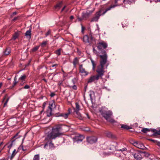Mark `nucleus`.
Here are the masks:
<instances>
[{
	"mask_svg": "<svg viewBox=\"0 0 160 160\" xmlns=\"http://www.w3.org/2000/svg\"><path fill=\"white\" fill-rule=\"evenodd\" d=\"M62 125L58 124L52 128V132L47 135V137L45 140L48 139H55L57 137H59L62 135L61 131L62 130Z\"/></svg>",
	"mask_w": 160,
	"mask_h": 160,
	"instance_id": "f03ea898",
	"label": "nucleus"
},
{
	"mask_svg": "<svg viewBox=\"0 0 160 160\" xmlns=\"http://www.w3.org/2000/svg\"><path fill=\"white\" fill-rule=\"evenodd\" d=\"M80 106L79 104L76 102L75 103V108H74V112H77L81 110Z\"/></svg>",
	"mask_w": 160,
	"mask_h": 160,
	"instance_id": "dca6fc26",
	"label": "nucleus"
},
{
	"mask_svg": "<svg viewBox=\"0 0 160 160\" xmlns=\"http://www.w3.org/2000/svg\"><path fill=\"white\" fill-rule=\"evenodd\" d=\"M106 134L107 136L109 138H113V135L111 132H108Z\"/></svg>",
	"mask_w": 160,
	"mask_h": 160,
	"instance_id": "c756f323",
	"label": "nucleus"
},
{
	"mask_svg": "<svg viewBox=\"0 0 160 160\" xmlns=\"http://www.w3.org/2000/svg\"><path fill=\"white\" fill-rule=\"evenodd\" d=\"M32 32V28L30 27L29 30H27L25 33V36L29 39L31 38V35Z\"/></svg>",
	"mask_w": 160,
	"mask_h": 160,
	"instance_id": "4468645a",
	"label": "nucleus"
},
{
	"mask_svg": "<svg viewBox=\"0 0 160 160\" xmlns=\"http://www.w3.org/2000/svg\"><path fill=\"white\" fill-rule=\"evenodd\" d=\"M100 16V15L99 14H98V15L93 18L92 19L91 21L92 22L98 21L99 18Z\"/></svg>",
	"mask_w": 160,
	"mask_h": 160,
	"instance_id": "412c9836",
	"label": "nucleus"
},
{
	"mask_svg": "<svg viewBox=\"0 0 160 160\" xmlns=\"http://www.w3.org/2000/svg\"><path fill=\"white\" fill-rule=\"evenodd\" d=\"M157 0L158 1V2H160V0Z\"/></svg>",
	"mask_w": 160,
	"mask_h": 160,
	"instance_id": "69168bd1",
	"label": "nucleus"
},
{
	"mask_svg": "<svg viewBox=\"0 0 160 160\" xmlns=\"http://www.w3.org/2000/svg\"><path fill=\"white\" fill-rule=\"evenodd\" d=\"M51 34V31L50 30H48L47 32L45 34V37H47L48 35H50Z\"/></svg>",
	"mask_w": 160,
	"mask_h": 160,
	"instance_id": "a19ab883",
	"label": "nucleus"
},
{
	"mask_svg": "<svg viewBox=\"0 0 160 160\" xmlns=\"http://www.w3.org/2000/svg\"><path fill=\"white\" fill-rule=\"evenodd\" d=\"M7 96V94H6L5 95V96L3 97V100H2L3 101H4L5 100Z\"/></svg>",
	"mask_w": 160,
	"mask_h": 160,
	"instance_id": "603ef678",
	"label": "nucleus"
},
{
	"mask_svg": "<svg viewBox=\"0 0 160 160\" xmlns=\"http://www.w3.org/2000/svg\"><path fill=\"white\" fill-rule=\"evenodd\" d=\"M82 18L84 19H86L89 17V14L86 12V13L83 12L82 14Z\"/></svg>",
	"mask_w": 160,
	"mask_h": 160,
	"instance_id": "5701e85b",
	"label": "nucleus"
},
{
	"mask_svg": "<svg viewBox=\"0 0 160 160\" xmlns=\"http://www.w3.org/2000/svg\"><path fill=\"white\" fill-rule=\"evenodd\" d=\"M17 152H16V150L14 149V150L13 151V152L12 153L11 156V158H13L15 155L16 154Z\"/></svg>",
	"mask_w": 160,
	"mask_h": 160,
	"instance_id": "4c0bfd02",
	"label": "nucleus"
},
{
	"mask_svg": "<svg viewBox=\"0 0 160 160\" xmlns=\"http://www.w3.org/2000/svg\"><path fill=\"white\" fill-rule=\"evenodd\" d=\"M18 17H15L14 18H13L12 19V21L13 22H15L16 20H17V19H18Z\"/></svg>",
	"mask_w": 160,
	"mask_h": 160,
	"instance_id": "a18cd8bd",
	"label": "nucleus"
},
{
	"mask_svg": "<svg viewBox=\"0 0 160 160\" xmlns=\"http://www.w3.org/2000/svg\"><path fill=\"white\" fill-rule=\"evenodd\" d=\"M134 158L138 160H141L142 158L141 153L139 151H137L132 154Z\"/></svg>",
	"mask_w": 160,
	"mask_h": 160,
	"instance_id": "1a4fd4ad",
	"label": "nucleus"
},
{
	"mask_svg": "<svg viewBox=\"0 0 160 160\" xmlns=\"http://www.w3.org/2000/svg\"><path fill=\"white\" fill-rule=\"evenodd\" d=\"M134 2V0H123V2L126 4H131Z\"/></svg>",
	"mask_w": 160,
	"mask_h": 160,
	"instance_id": "aec40b11",
	"label": "nucleus"
},
{
	"mask_svg": "<svg viewBox=\"0 0 160 160\" xmlns=\"http://www.w3.org/2000/svg\"><path fill=\"white\" fill-rule=\"evenodd\" d=\"M84 138V137L83 135H78L74 137L73 140L74 142H78L82 141Z\"/></svg>",
	"mask_w": 160,
	"mask_h": 160,
	"instance_id": "9d476101",
	"label": "nucleus"
},
{
	"mask_svg": "<svg viewBox=\"0 0 160 160\" xmlns=\"http://www.w3.org/2000/svg\"><path fill=\"white\" fill-rule=\"evenodd\" d=\"M102 116L108 122L111 123L115 122V120L112 118V112L105 107H102L100 111Z\"/></svg>",
	"mask_w": 160,
	"mask_h": 160,
	"instance_id": "7ed1b4c3",
	"label": "nucleus"
},
{
	"mask_svg": "<svg viewBox=\"0 0 160 160\" xmlns=\"http://www.w3.org/2000/svg\"><path fill=\"white\" fill-rule=\"evenodd\" d=\"M19 33L18 32H15L13 35V39L14 40L16 39L18 37Z\"/></svg>",
	"mask_w": 160,
	"mask_h": 160,
	"instance_id": "bb28decb",
	"label": "nucleus"
},
{
	"mask_svg": "<svg viewBox=\"0 0 160 160\" xmlns=\"http://www.w3.org/2000/svg\"><path fill=\"white\" fill-rule=\"evenodd\" d=\"M47 41H43L42 43L41 44V45L42 47H44L47 43Z\"/></svg>",
	"mask_w": 160,
	"mask_h": 160,
	"instance_id": "72a5a7b5",
	"label": "nucleus"
},
{
	"mask_svg": "<svg viewBox=\"0 0 160 160\" xmlns=\"http://www.w3.org/2000/svg\"><path fill=\"white\" fill-rule=\"evenodd\" d=\"M98 138L95 136H91L87 138V142L91 144H93L96 142Z\"/></svg>",
	"mask_w": 160,
	"mask_h": 160,
	"instance_id": "423d86ee",
	"label": "nucleus"
},
{
	"mask_svg": "<svg viewBox=\"0 0 160 160\" xmlns=\"http://www.w3.org/2000/svg\"><path fill=\"white\" fill-rule=\"evenodd\" d=\"M30 88V86L28 85H26L25 86H24L23 87H22V88H21V90L23 89H28Z\"/></svg>",
	"mask_w": 160,
	"mask_h": 160,
	"instance_id": "c9c22d12",
	"label": "nucleus"
},
{
	"mask_svg": "<svg viewBox=\"0 0 160 160\" xmlns=\"http://www.w3.org/2000/svg\"><path fill=\"white\" fill-rule=\"evenodd\" d=\"M121 128H123L124 129H129L130 128L129 126L127 125H123V124H122L121 125Z\"/></svg>",
	"mask_w": 160,
	"mask_h": 160,
	"instance_id": "c85d7f7f",
	"label": "nucleus"
},
{
	"mask_svg": "<svg viewBox=\"0 0 160 160\" xmlns=\"http://www.w3.org/2000/svg\"><path fill=\"white\" fill-rule=\"evenodd\" d=\"M66 8V6H64L63 8L62 9V10H61V12H62L65 9V8Z\"/></svg>",
	"mask_w": 160,
	"mask_h": 160,
	"instance_id": "5fc2aeb1",
	"label": "nucleus"
},
{
	"mask_svg": "<svg viewBox=\"0 0 160 160\" xmlns=\"http://www.w3.org/2000/svg\"><path fill=\"white\" fill-rule=\"evenodd\" d=\"M141 131L144 133H146L150 131V130L147 128H143L142 129Z\"/></svg>",
	"mask_w": 160,
	"mask_h": 160,
	"instance_id": "2f4dec72",
	"label": "nucleus"
},
{
	"mask_svg": "<svg viewBox=\"0 0 160 160\" xmlns=\"http://www.w3.org/2000/svg\"><path fill=\"white\" fill-rule=\"evenodd\" d=\"M2 82H0V88L2 87Z\"/></svg>",
	"mask_w": 160,
	"mask_h": 160,
	"instance_id": "4d7b16f0",
	"label": "nucleus"
},
{
	"mask_svg": "<svg viewBox=\"0 0 160 160\" xmlns=\"http://www.w3.org/2000/svg\"><path fill=\"white\" fill-rule=\"evenodd\" d=\"M76 78H74L72 80V83H73V84H75V81H76Z\"/></svg>",
	"mask_w": 160,
	"mask_h": 160,
	"instance_id": "79ce46f5",
	"label": "nucleus"
},
{
	"mask_svg": "<svg viewBox=\"0 0 160 160\" xmlns=\"http://www.w3.org/2000/svg\"><path fill=\"white\" fill-rule=\"evenodd\" d=\"M99 57L100 58V64L98 66L96 70V72L98 74L92 76L88 78L87 81L88 83L97 82L99 78H102L105 72L104 67L106 65V68H107L109 65V64L107 63L108 57L106 53H105L103 55H100Z\"/></svg>",
	"mask_w": 160,
	"mask_h": 160,
	"instance_id": "f257e3e1",
	"label": "nucleus"
},
{
	"mask_svg": "<svg viewBox=\"0 0 160 160\" xmlns=\"http://www.w3.org/2000/svg\"><path fill=\"white\" fill-rule=\"evenodd\" d=\"M24 139V138H23L22 140V143H23V141Z\"/></svg>",
	"mask_w": 160,
	"mask_h": 160,
	"instance_id": "0e129e2a",
	"label": "nucleus"
},
{
	"mask_svg": "<svg viewBox=\"0 0 160 160\" xmlns=\"http://www.w3.org/2000/svg\"><path fill=\"white\" fill-rule=\"evenodd\" d=\"M57 66H58V64H54L52 66V67H54Z\"/></svg>",
	"mask_w": 160,
	"mask_h": 160,
	"instance_id": "13d9d810",
	"label": "nucleus"
},
{
	"mask_svg": "<svg viewBox=\"0 0 160 160\" xmlns=\"http://www.w3.org/2000/svg\"><path fill=\"white\" fill-rule=\"evenodd\" d=\"M115 4L114 5H111L109 7L107 8L105 11L103 12V14H105L107 11H109L111 10L112 8H114L117 6H119L118 4L117 3L118 0H115Z\"/></svg>",
	"mask_w": 160,
	"mask_h": 160,
	"instance_id": "0eeeda50",
	"label": "nucleus"
},
{
	"mask_svg": "<svg viewBox=\"0 0 160 160\" xmlns=\"http://www.w3.org/2000/svg\"><path fill=\"white\" fill-rule=\"evenodd\" d=\"M55 95V94L53 92H52L50 94V96L51 97H53Z\"/></svg>",
	"mask_w": 160,
	"mask_h": 160,
	"instance_id": "3c124183",
	"label": "nucleus"
},
{
	"mask_svg": "<svg viewBox=\"0 0 160 160\" xmlns=\"http://www.w3.org/2000/svg\"><path fill=\"white\" fill-rule=\"evenodd\" d=\"M3 142H2L0 143V147L3 144Z\"/></svg>",
	"mask_w": 160,
	"mask_h": 160,
	"instance_id": "bf43d9fd",
	"label": "nucleus"
},
{
	"mask_svg": "<svg viewBox=\"0 0 160 160\" xmlns=\"http://www.w3.org/2000/svg\"><path fill=\"white\" fill-rule=\"evenodd\" d=\"M22 150H23L24 151L25 150H24L23 147H22Z\"/></svg>",
	"mask_w": 160,
	"mask_h": 160,
	"instance_id": "e2e57ef3",
	"label": "nucleus"
},
{
	"mask_svg": "<svg viewBox=\"0 0 160 160\" xmlns=\"http://www.w3.org/2000/svg\"><path fill=\"white\" fill-rule=\"evenodd\" d=\"M92 12L91 11H87L86 13H88L89 14V16L92 13Z\"/></svg>",
	"mask_w": 160,
	"mask_h": 160,
	"instance_id": "49530a36",
	"label": "nucleus"
},
{
	"mask_svg": "<svg viewBox=\"0 0 160 160\" xmlns=\"http://www.w3.org/2000/svg\"><path fill=\"white\" fill-rule=\"evenodd\" d=\"M26 77V76L24 74L22 75L21 77V85L25 82H26L25 79Z\"/></svg>",
	"mask_w": 160,
	"mask_h": 160,
	"instance_id": "a211bd4d",
	"label": "nucleus"
},
{
	"mask_svg": "<svg viewBox=\"0 0 160 160\" xmlns=\"http://www.w3.org/2000/svg\"><path fill=\"white\" fill-rule=\"evenodd\" d=\"M39 154L35 155L33 159V160H39Z\"/></svg>",
	"mask_w": 160,
	"mask_h": 160,
	"instance_id": "7c9ffc66",
	"label": "nucleus"
},
{
	"mask_svg": "<svg viewBox=\"0 0 160 160\" xmlns=\"http://www.w3.org/2000/svg\"><path fill=\"white\" fill-rule=\"evenodd\" d=\"M19 133V132H17L14 136H13L11 138V143L8 146V147H11L12 145L13 142L16 139L18 138H19V137L18 136Z\"/></svg>",
	"mask_w": 160,
	"mask_h": 160,
	"instance_id": "ddd939ff",
	"label": "nucleus"
},
{
	"mask_svg": "<svg viewBox=\"0 0 160 160\" xmlns=\"http://www.w3.org/2000/svg\"><path fill=\"white\" fill-rule=\"evenodd\" d=\"M108 47L107 43L104 41H102L98 44L97 48L99 50H101L103 48L105 49Z\"/></svg>",
	"mask_w": 160,
	"mask_h": 160,
	"instance_id": "20e7f679",
	"label": "nucleus"
},
{
	"mask_svg": "<svg viewBox=\"0 0 160 160\" xmlns=\"http://www.w3.org/2000/svg\"><path fill=\"white\" fill-rule=\"evenodd\" d=\"M78 21H81L83 19H84L83 18H82H82L78 17Z\"/></svg>",
	"mask_w": 160,
	"mask_h": 160,
	"instance_id": "de8ad7c7",
	"label": "nucleus"
},
{
	"mask_svg": "<svg viewBox=\"0 0 160 160\" xmlns=\"http://www.w3.org/2000/svg\"><path fill=\"white\" fill-rule=\"evenodd\" d=\"M62 5V2H61L56 5L55 7V9L57 10H59L61 7Z\"/></svg>",
	"mask_w": 160,
	"mask_h": 160,
	"instance_id": "393cba45",
	"label": "nucleus"
},
{
	"mask_svg": "<svg viewBox=\"0 0 160 160\" xmlns=\"http://www.w3.org/2000/svg\"><path fill=\"white\" fill-rule=\"evenodd\" d=\"M48 146L50 148H52L53 147V144L52 143V141H50V142H47L44 146V148H46V147Z\"/></svg>",
	"mask_w": 160,
	"mask_h": 160,
	"instance_id": "f3484780",
	"label": "nucleus"
},
{
	"mask_svg": "<svg viewBox=\"0 0 160 160\" xmlns=\"http://www.w3.org/2000/svg\"><path fill=\"white\" fill-rule=\"evenodd\" d=\"M72 87V88L75 90H76L77 89V87L76 85L75 84H73V85Z\"/></svg>",
	"mask_w": 160,
	"mask_h": 160,
	"instance_id": "c03bdc74",
	"label": "nucleus"
},
{
	"mask_svg": "<svg viewBox=\"0 0 160 160\" xmlns=\"http://www.w3.org/2000/svg\"><path fill=\"white\" fill-rule=\"evenodd\" d=\"M75 112H76L77 114L76 117H77V118H78V119L80 120H82L83 119V117L81 114L79 112V111Z\"/></svg>",
	"mask_w": 160,
	"mask_h": 160,
	"instance_id": "4be33fe9",
	"label": "nucleus"
},
{
	"mask_svg": "<svg viewBox=\"0 0 160 160\" xmlns=\"http://www.w3.org/2000/svg\"><path fill=\"white\" fill-rule=\"evenodd\" d=\"M63 81H60L58 82V85L59 86H60L62 84Z\"/></svg>",
	"mask_w": 160,
	"mask_h": 160,
	"instance_id": "37998d69",
	"label": "nucleus"
},
{
	"mask_svg": "<svg viewBox=\"0 0 160 160\" xmlns=\"http://www.w3.org/2000/svg\"><path fill=\"white\" fill-rule=\"evenodd\" d=\"M5 90H3V92H5Z\"/></svg>",
	"mask_w": 160,
	"mask_h": 160,
	"instance_id": "774afa93",
	"label": "nucleus"
},
{
	"mask_svg": "<svg viewBox=\"0 0 160 160\" xmlns=\"http://www.w3.org/2000/svg\"><path fill=\"white\" fill-rule=\"evenodd\" d=\"M17 14V12H14L13 13L12 15H11V17H12L13 15H16Z\"/></svg>",
	"mask_w": 160,
	"mask_h": 160,
	"instance_id": "8fccbe9b",
	"label": "nucleus"
},
{
	"mask_svg": "<svg viewBox=\"0 0 160 160\" xmlns=\"http://www.w3.org/2000/svg\"><path fill=\"white\" fill-rule=\"evenodd\" d=\"M62 49L61 48H59L55 52V53L58 56H59L61 54V52L62 51Z\"/></svg>",
	"mask_w": 160,
	"mask_h": 160,
	"instance_id": "473e14b6",
	"label": "nucleus"
},
{
	"mask_svg": "<svg viewBox=\"0 0 160 160\" xmlns=\"http://www.w3.org/2000/svg\"><path fill=\"white\" fill-rule=\"evenodd\" d=\"M90 59L91 60V62L92 65V69L93 70H94L95 68L96 64L95 62L92 60V58H91Z\"/></svg>",
	"mask_w": 160,
	"mask_h": 160,
	"instance_id": "cd10ccee",
	"label": "nucleus"
},
{
	"mask_svg": "<svg viewBox=\"0 0 160 160\" xmlns=\"http://www.w3.org/2000/svg\"><path fill=\"white\" fill-rule=\"evenodd\" d=\"M73 18H74V17L73 16H71L70 17V19H73Z\"/></svg>",
	"mask_w": 160,
	"mask_h": 160,
	"instance_id": "6e6d98bb",
	"label": "nucleus"
},
{
	"mask_svg": "<svg viewBox=\"0 0 160 160\" xmlns=\"http://www.w3.org/2000/svg\"><path fill=\"white\" fill-rule=\"evenodd\" d=\"M152 131L153 132L154 135H160V129L157 130L153 129L152 130Z\"/></svg>",
	"mask_w": 160,
	"mask_h": 160,
	"instance_id": "b1692460",
	"label": "nucleus"
},
{
	"mask_svg": "<svg viewBox=\"0 0 160 160\" xmlns=\"http://www.w3.org/2000/svg\"><path fill=\"white\" fill-rule=\"evenodd\" d=\"M150 140H151L152 141H154L153 140H152V139H151Z\"/></svg>",
	"mask_w": 160,
	"mask_h": 160,
	"instance_id": "338daca9",
	"label": "nucleus"
},
{
	"mask_svg": "<svg viewBox=\"0 0 160 160\" xmlns=\"http://www.w3.org/2000/svg\"><path fill=\"white\" fill-rule=\"evenodd\" d=\"M82 129L83 131H89L90 130L89 128L88 127H84L82 128Z\"/></svg>",
	"mask_w": 160,
	"mask_h": 160,
	"instance_id": "ea45409f",
	"label": "nucleus"
},
{
	"mask_svg": "<svg viewBox=\"0 0 160 160\" xmlns=\"http://www.w3.org/2000/svg\"><path fill=\"white\" fill-rule=\"evenodd\" d=\"M43 80L46 82H47V80L45 79H43Z\"/></svg>",
	"mask_w": 160,
	"mask_h": 160,
	"instance_id": "052dcab7",
	"label": "nucleus"
},
{
	"mask_svg": "<svg viewBox=\"0 0 160 160\" xmlns=\"http://www.w3.org/2000/svg\"><path fill=\"white\" fill-rule=\"evenodd\" d=\"M79 70L80 72L84 74L85 75H87L88 74V72L86 71L85 69L83 68L82 64L79 65Z\"/></svg>",
	"mask_w": 160,
	"mask_h": 160,
	"instance_id": "f8f14e48",
	"label": "nucleus"
},
{
	"mask_svg": "<svg viewBox=\"0 0 160 160\" xmlns=\"http://www.w3.org/2000/svg\"><path fill=\"white\" fill-rule=\"evenodd\" d=\"M68 110H69V112L68 113H65V114H64V113L61 114L59 116L62 117L65 119H67V118H68V115L70 113V111H69L70 109H69Z\"/></svg>",
	"mask_w": 160,
	"mask_h": 160,
	"instance_id": "6ab92c4d",
	"label": "nucleus"
},
{
	"mask_svg": "<svg viewBox=\"0 0 160 160\" xmlns=\"http://www.w3.org/2000/svg\"><path fill=\"white\" fill-rule=\"evenodd\" d=\"M39 47V46H36L35 47L33 48V49H32V51L34 52L36 51L38 49Z\"/></svg>",
	"mask_w": 160,
	"mask_h": 160,
	"instance_id": "f704fd0d",
	"label": "nucleus"
},
{
	"mask_svg": "<svg viewBox=\"0 0 160 160\" xmlns=\"http://www.w3.org/2000/svg\"><path fill=\"white\" fill-rule=\"evenodd\" d=\"M11 52V48L9 47H7L4 50L2 54V56L8 55L10 54Z\"/></svg>",
	"mask_w": 160,
	"mask_h": 160,
	"instance_id": "9b49d317",
	"label": "nucleus"
},
{
	"mask_svg": "<svg viewBox=\"0 0 160 160\" xmlns=\"http://www.w3.org/2000/svg\"><path fill=\"white\" fill-rule=\"evenodd\" d=\"M117 151L122 152L124 154H125V152L126 153L127 152V149L126 148H124L122 149H118Z\"/></svg>",
	"mask_w": 160,
	"mask_h": 160,
	"instance_id": "a878e982",
	"label": "nucleus"
},
{
	"mask_svg": "<svg viewBox=\"0 0 160 160\" xmlns=\"http://www.w3.org/2000/svg\"><path fill=\"white\" fill-rule=\"evenodd\" d=\"M9 97H8L7 99L6 100V101H5V102H4V105H3V107H6L7 105V103H8V100L9 99Z\"/></svg>",
	"mask_w": 160,
	"mask_h": 160,
	"instance_id": "e433bc0d",
	"label": "nucleus"
},
{
	"mask_svg": "<svg viewBox=\"0 0 160 160\" xmlns=\"http://www.w3.org/2000/svg\"><path fill=\"white\" fill-rule=\"evenodd\" d=\"M89 95H90V98H91V95H92V93H90V94H89Z\"/></svg>",
	"mask_w": 160,
	"mask_h": 160,
	"instance_id": "680f3d73",
	"label": "nucleus"
},
{
	"mask_svg": "<svg viewBox=\"0 0 160 160\" xmlns=\"http://www.w3.org/2000/svg\"><path fill=\"white\" fill-rule=\"evenodd\" d=\"M79 60L77 57H75L73 60L72 63L74 68H76V65L79 63Z\"/></svg>",
	"mask_w": 160,
	"mask_h": 160,
	"instance_id": "2eb2a0df",
	"label": "nucleus"
},
{
	"mask_svg": "<svg viewBox=\"0 0 160 160\" xmlns=\"http://www.w3.org/2000/svg\"><path fill=\"white\" fill-rule=\"evenodd\" d=\"M133 145L137 148L141 149H144L145 147L142 143L139 142H135L133 143Z\"/></svg>",
	"mask_w": 160,
	"mask_h": 160,
	"instance_id": "6e6552de",
	"label": "nucleus"
},
{
	"mask_svg": "<svg viewBox=\"0 0 160 160\" xmlns=\"http://www.w3.org/2000/svg\"><path fill=\"white\" fill-rule=\"evenodd\" d=\"M82 39L84 42L90 43V42L93 40V38L91 35L89 38L88 36L85 35L83 36Z\"/></svg>",
	"mask_w": 160,
	"mask_h": 160,
	"instance_id": "39448f33",
	"label": "nucleus"
},
{
	"mask_svg": "<svg viewBox=\"0 0 160 160\" xmlns=\"http://www.w3.org/2000/svg\"><path fill=\"white\" fill-rule=\"evenodd\" d=\"M16 78H17V76H16L14 78V82L13 83V86H12L13 87H14L15 86V85H16V84L17 82V81H16V79H17Z\"/></svg>",
	"mask_w": 160,
	"mask_h": 160,
	"instance_id": "58836bf2",
	"label": "nucleus"
},
{
	"mask_svg": "<svg viewBox=\"0 0 160 160\" xmlns=\"http://www.w3.org/2000/svg\"><path fill=\"white\" fill-rule=\"evenodd\" d=\"M84 30H85V28L84 27L82 26V32L83 33Z\"/></svg>",
	"mask_w": 160,
	"mask_h": 160,
	"instance_id": "09e8293b",
	"label": "nucleus"
},
{
	"mask_svg": "<svg viewBox=\"0 0 160 160\" xmlns=\"http://www.w3.org/2000/svg\"><path fill=\"white\" fill-rule=\"evenodd\" d=\"M52 105H53V104H52L51 105V106H50L49 107V108L50 109L51 111L52 110V108H51V107H52Z\"/></svg>",
	"mask_w": 160,
	"mask_h": 160,
	"instance_id": "864d4df0",
	"label": "nucleus"
}]
</instances>
